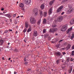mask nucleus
Here are the masks:
<instances>
[{
    "label": "nucleus",
    "instance_id": "obj_46",
    "mask_svg": "<svg viewBox=\"0 0 74 74\" xmlns=\"http://www.w3.org/2000/svg\"><path fill=\"white\" fill-rule=\"evenodd\" d=\"M64 14V12H62V13H61V15H63Z\"/></svg>",
    "mask_w": 74,
    "mask_h": 74
},
{
    "label": "nucleus",
    "instance_id": "obj_19",
    "mask_svg": "<svg viewBox=\"0 0 74 74\" xmlns=\"http://www.w3.org/2000/svg\"><path fill=\"white\" fill-rule=\"evenodd\" d=\"M49 15H51L52 14V8H50L49 10Z\"/></svg>",
    "mask_w": 74,
    "mask_h": 74
},
{
    "label": "nucleus",
    "instance_id": "obj_16",
    "mask_svg": "<svg viewBox=\"0 0 74 74\" xmlns=\"http://www.w3.org/2000/svg\"><path fill=\"white\" fill-rule=\"evenodd\" d=\"M55 1V0H53V1H51L49 2V5H52V4L54 3Z\"/></svg>",
    "mask_w": 74,
    "mask_h": 74
},
{
    "label": "nucleus",
    "instance_id": "obj_20",
    "mask_svg": "<svg viewBox=\"0 0 74 74\" xmlns=\"http://www.w3.org/2000/svg\"><path fill=\"white\" fill-rule=\"evenodd\" d=\"M47 23V20L45 18H44L43 20V24H45Z\"/></svg>",
    "mask_w": 74,
    "mask_h": 74
},
{
    "label": "nucleus",
    "instance_id": "obj_12",
    "mask_svg": "<svg viewBox=\"0 0 74 74\" xmlns=\"http://www.w3.org/2000/svg\"><path fill=\"white\" fill-rule=\"evenodd\" d=\"M69 23L70 25H73V24H74V18L72 19Z\"/></svg>",
    "mask_w": 74,
    "mask_h": 74
},
{
    "label": "nucleus",
    "instance_id": "obj_23",
    "mask_svg": "<svg viewBox=\"0 0 74 74\" xmlns=\"http://www.w3.org/2000/svg\"><path fill=\"white\" fill-rule=\"evenodd\" d=\"M47 12H44V17H46L47 16Z\"/></svg>",
    "mask_w": 74,
    "mask_h": 74
},
{
    "label": "nucleus",
    "instance_id": "obj_63",
    "mask_svg": "<svg viewBox=\"0 0 74 74\" xmlns=\"http://www.w3.org/2000/svg\"><path fill=\"white\" fill-rule=\"evenodd\" d=\"M17 33H18V31H16V32H15V34H16Z\"/></svg>",
    "mask_w": 74,
    "mask_h": 74
},
{
    "label": "nucleus",
    "instance_id": "obj_64",
    "mask_svg": "<svg viewBox=\"0 0 74 74\" xmlns=\"http://www.w3.org/2000/svg\"><path fill=\"white\" fill-rule=\"evenodd\" d=\"M73 72L74 73V69H73Z\"/></svg>",
    "mask_w": 74,
    "mask_h": 74
},
{
    "label": "nucleus",
    "instance_id": "obj_6",
    "mask_svg": "<svg viewBox=\"0 0 74 74\" xmlns=\"http://www.w3.org/2000/svg\"><path fill=\"white\" fill-rule=\"evenodd\" d=\"M63 18V17L62 16H59L58 17L57 21L58 22H61L62 21V19Z\"/></svg>",
    "mask_w": 74,
    "mask_h": 74
},
{
    "label": "nucleus",
    "instance_id": "obj_39",
    "mask_svg": "<svg viewBox=\"0 0 74 74\" xmlns=\"http://www.w3.org/2000/svg\"><path fill=\"white\" fill-rule=\"evenodd\" d=\"M66 49V47L62 48V50H65Z\"/></svg>",
    "mask_w": 74,
    "mask_h": 74
},
{
    "label": "nucleus",
    "instance_id": "obj_62",
    "mask_svg": "<svg viewBox=\"0 0 74 74\" xmlns=\"http://www.w3.org/2000/svg\"><path fill=\"white\" fill-rule=\"evenodd\" d=\"M24 9L23 8L22 9V10H23V11H24Z\"/></svg>",
    "mask_w": 74,
    "mask_h": 74
},
{
    "label": "nucleus",
    "instance_id": "obj_15",
    "mask_svg": "<svg viewBox=\"0 0 74 74\" xmlns=\"http://www.w3.org/2000/svg\"><path fill=\"white\" fill-rule=\"evenodd\" d=\"M45 7V6H44V5L43 4H42L40 6V8L41 10H44V9Z\"/></svg>",
    "mask_w": 74,
    "mask_h": 74
},
{
    "label": "nucleus",
    "instance_id": "obj_25",
    "mask_svg": "<svg viewBox=\"0 0 74 74\" xmlns=\"http://www.w3.org/2000/svg\"><path fill=\"white\" fill-rule=\"evenodd\" d=\"M41 19H40L38 21L37 24L38 25H40V23L41 22Z\"/></svg>",
    "mask_w": 74,
    "mask_h": 74
},
{
    "label": "nucleus",
    "instance_id": "obj_52",
    "mask_svg": "<svg viewBox=\"0 0 74 74\" xmlns=\"http://www.w3.org/2000/svg\"><path fill=\"white\" fill-rule=\"evenodd\" d=\"M63 41V40H60L59 41V42H61V41Z\"/></svg>",
    "mask_w": 74,
    "mask_h": 74
},
{
    "label": "nucleus",
    "instance_id": "obj_36",
    "mask_svg": "<svg viewBox=\"0 0 74 74\" xmlns=\"http://www.w3.org/2000/svg\"><path fill=\"white\" fill-rule=\"evenodd\" d=\"M43 33H45L46 32V30H45V29H44L43 30Z\"/></svg>",
    "mask_w": 74,
    "mask_h": 74
},
{
    "label": "nucleus",
    "instance_id": "obj_55",
    "mask_svg": "<svg viewBox=\"0 0 74 74\" xmlns=\"http://www.w3.org/2000/svg\"><path fill=\"white\" fill-rule=\"evenodd\" d=\"M10 22H12V19H10Z\"/></svg>",
    "mask_w": 74,
    "mask_h": 74
},
{
    "label": "nucleus",
    "instance_id": "obj_40",
    "mask_svg": "<svg viewBox=\"0 0 74 74\" xmlns=\"http://www.w3.org/2000/svg\"><path fill=\"white\" fill-rule=\"evenodd\" d=\"M24 64H28V62H24Z\"/></svg>",
    "mask_w": 74,
    "mask_h": 74
},
{
    "label": "nucleus",
    "instance_id": "obj_3",
    "mask_svg": "<svg viewBox=\"0 0 74 74\" xmlns=\"http://www.w3.org/2000/svg\"><path fill=\"white\" fill-rule=\"evenodd\" d=\"M33 11L34 12L35 16H37L38 10V8H34L33 9Z\"/></svg>",
    "mask_w": 74,
    "mask_h": 74
},
{
    "label": "nucleus",
    "instance_id": "obj_9",
    "mask_svg": "<svg viewBox=\"0 0 74 74\" xmlns=\"http://www.w3.org/2000/svg\"><path fill=\"white\" fill-rule=\"evenodd\" d=\"M56 55L57 56H59L61 55V53L59 51H57L55 52Z\"/></svg>",
    "mask_w": 74,
    "mask_h": 74
},
{
    "label": "nucleus",
    "instance_id": "obj_30",
    "mask_svg": "<svg viewBox=\"0 0 74 74\" xmlns=\"http://www.w3.org/2000/svg\"><path fill=\"white\" fill-rule=\"evenodd\" d=\"M27 30V29H26V28H25L23 30V33H25L26 32Z\"/></svg>",
    "mask_w": 74,
    "mask_h": 74
},
{
    "label": "nucleus",
    "instance_id": "obj_34",
    "mask_svg": "<svg viewBox=\"0 0 74 74\" xmlns=\"http://www.w3.org/2000/svg\"><path fill=\"white\" fill-rule=\"evenodd\" d=\"M62 70H64V69H65V68H66V66H64L63 67L62 66Z\"/></svg>",
    "mask_w": 74,
    "mask_h": 74
},
{
    "label": "nucleus",
    "instance_id": "obj_33",
    "mask_svg": "<svg viewBox=\"0 0 74 74\" xmlns=\"http://www.w3.org/2000/svg\"><path fill=\"white\" fill-rule=\"evenodd\" d=\"M69 0H63L62 1V3H64V2H66L67 1H68Z\"/></svg>",
    "mask_w": 74,
    "mask_h": 74
},
{
    "label": "nucleus",
    "instance_id": "obj_22",
    "mask_svg": "<svg viewBox=\"0 0 74 74\" xmlns=\"http://www.w3.org/2000/svg\"><path fill=\"white\" fill-rule=\"evenodd\" d=\"M20 7L23 8L24 7V5L23 3H21L20 4Z\"/></svg>",
    "mask_w": 74,
    "mask_h": 74
},
{
    "label": "nucleus",
    "instance_id": "obj_28",
    "mask_svg": "<svg viewBox=\"0 0 74 74\" xmlns=\"http://www.w3.org/2000/svg\"><path fill=\"white\" fill-rule=\"evenodd\" d=\"M14 52H18V50L16 49H15L14 50Z\"/></svg>",
    "mask_w": 74,
    "mask_h": 74
},
{
    "label": "nucleus",
    "instance_id": "obj_13",
    "mask_svg": "<svg viewBox=\"0 0 74 74\" xmlns=\"http://www.w3.org/2000/svg\"><path fill=\"white\" fill-rule=\"evenodd\" d=\"M71 47V45L70 44H68L67 47H66V50H69L70 49V47Z\"/></svg>",
    "mask_w": 74,
    "mask_h": 74
},
{
    "label": "nucleus",
    "instance_id": "obj_47",
    "mask_svg": "<svg viewBox=\"0 0 74 74\" xmlns=\"http://www.w3.org/2000/svg\"><path fill=\"white\" fill-rule=\"evenodd\" d=\"M74 60V59H73V58H71V60L72 61V62H73V60Z\"/></svg>",
    "mask_w": 74,
    "mask_h": 74
},
{
    "label": "nucleus",
    "instance_id": "obj_51",
    "mask_svg": "<svg viewBox=\"0 0 74 74\" xmlns=\"http://www.w3.org/2000/svg\"><path fill=\"white\" fill-rule=\"evenodd\" d=\"M30 70H31V69H28V70H27V71H30Z\"/></svg>",
    "mask_w": 74,
    "mask_h": 74
},
{
    "label": "nucleus",
    "instance_id": "obj_26",
    "mask_svg": "<svg viewBox=\"0 0 74 74\" xmlns=\"http://www.w3.org/2000/svg\"><path fill=\"white\" fill-rule=\"evenodd\" d=\"M68 30H69L70 32H71V30H73V27H71L69 29H68Z\"/></svg>",
    "mask_w": 74,
    "mask_h": 74
},
{
    "label": "nucleus",
    "instance_id": "obj_32",
    "mask_svg": "<svg viewBox=\"0 0 74 74\" xmlns=\"http://www.w3.org/2000/svg\"><path fill=\"white\" fill-rule=\"evenodd\" d=\"M70 31L69 30V29H68V30H67L66 31V34H69L70 33Z\"/></svg>",
    "mask_w": 74,
    "mask_h": 74
},
{
    "label": "nucleus",
    "instance_id": "obj_1",
    "mask_svg": "<svg viewBox=\"0 0 74 74\" xmlns=\"http://www.w3.org/2000/svg\"><path fill=\"white\" fill-rule=\"evenodd\" d=\"M67 24H66L62 26L61 28V30L62 32H65L67 29Z\"/></svg>",
    "mask_w": 74,
    "mask_h": 74
},
{
    "label": "nucleus",
    "instance_id": "obj_17",
    "mask_svg": "<svg viewBox=\"0 0 74 74\" xmlns=\"http://www.w3.org/2000/svg\"><path fill=\"white\" fill-rule=\"evenodd\" d=\"M29 24L27 22H26L25 23V27L26 28H27L29 26Z\"/></svg>",
    "mask_w": 74,
    "mask_h": 74
},
{
    "label": "nucleus",
    "instance_id": "obj_37",
    "mask_svg": "<svg viewBox=\"0 0 74 74\" xmlns=\"http://www.w3.org/2000/svg\"><path fill=\"white\" fill-rule=\"evenodd\" d=\"M3 42H4V41L3 40H1L0 41L1 43H3Z\"/></svg>",
    "mask_w": 74,
    "mask_h": 74
},
{
    "label": "nucleus",
    "instance_id": "obj_2",
    "mask_svg": "<svg viewBox=\"0 0 74 74\" xmlns=\"http://www.w3.org/2000/svg\"><path fill=\"white\" fill-rule=\"evenodd\" d=\"M30 22L32 24H34L36 23V20L33 17H30Z\"/></svg>",
    "mask_w": 74,
    "mask_h": 74
},
{
    "label": "nucleus",
    "instance_id": "obj_14",
    "mask_svg": "<svg viewBox=\"0 0 74 74\" xmlns=\"http://www.w3.org/2000/svg\"><path fill=\"white\" fill-rule=\"evenodd\" d=\"M33 36L35 37H37V31H35L34 32L33 34Z\"/></svg>",
    "mask_w": 74,
    "mask_h": 74
},
{
    "label": "nucleus",
    "instance_id": "obj_58",
    "mask_svg": "<svg viewBox=\"0 0 74 74\" xmlns=\"http://www.w3.org/2000/svg\"><path fill=\"white\" fill-rule=\"evenodd\" d=\"M4 57H3L2 58V60H4Z\"/></svg>",
    "mask_w": 74,
    "mask_h": 74
},
{
    "label": "nucleus",
    "instance_id": "obj_50",
    "mask_svg": "<svg viewBox=\"0 0 74 74\" xmlns=\"http://www.w3.org/2000/svg\"><path fill=\"white\" fill-rule=\"evenodd\" d=\"M9 32H11L12 31V29H9Z\"/></svg>",
    "mask_w": 74,
    "mask_h": 74
},
{
    "label": "nucleus",
    "instance_id": "obj_10",
    "mask_svg": "<svg viewBox=\"0 0 74 74\" xmlns=\"http://www.w3.org/2000/svg\"><path fill=\"white\" fill-rule=\"evenodd\" d=\"M73 70V67L72 66H71L70 67V69L68 70V72L69 74H70L71 73V71H72V70Z\"/></svg>",
    "mask_w": 74,
    "mask_h": 74
},
{
    "label": "nucleus",
    "instance_id": "obj_42",
    "mask_svg": "<svg viewBox=\"0 0 74 74\" xmlns=\"http://www.w3.org/2000/svg\"><path fill=\"white\" fill-rule=\"evenodd\" d=\"M74 38V37L73 36V35H72V36H71V39H72V38Z\"/></svg>",
    "mask_w": 74,
    "mask_h": 74
},
{
    "label": "nucleus",
    "instance_id": "obj_48",
    "mask_svg": "<svg viewBox=\"0 0 74 74\" xmlns=\"http://www.w3.org/2000/svg\"><path fill=\"white\" fill-rule=\"evenodd\" d=\"M62 53H63V55H65V54H66V53H65V52H64Z\"/></svg>",
    "mask_w": 74,
    "mask_h": 74
},
{
    "label": "nucleus",
    "instance_id": "obj_18",
    "mask_svg": "<svg viewBox=\"0 0 74 74\" xmlns=\"http://www.w3.org/2000/svg\"><path fill=\"white\" fill-rule=\"evenodd\" d=\"M60 60H58L56 61V63L57 64H60Z\"/></svg>",
    "mask_w": 74,
    "mask_h": 74
},
{
    "label": "nucleus",
    "instance_id": "obj_43",
    "mask_svg": "<svg viewBox=\"0 0 74 74\" xmlns=\"http://www.w3.org/2000/svg\"><path fill=\"white\" fill-rule=\"evenodd\" d=\"M72 49H74V45L72 46Z\"/></svg>",
    "mask_w": 74,
    "mask_h": 74
},
{
    "label": "nucleus",
    "instance_id": "obj_45",
    "mask_svg": "<svg viewBox=\"0 0 74 74\" xmlns=\"http://www.w3.org/2000/svg\"><path fill=\"white\" fill-rule=\"evenodd\" d=\"M3 43H1L0 44V46H1V45H3Z\"/></svg>",
    "mask_w": 74,
    "mask_h": 74
},
{
    "label": "nucleus",
    "instance_id": "obj_54",
    "mask_svg": "<svg viewBox=\"0 0 74 74\" xmlns=\"http://www.w3.org/2000/svg\"><path fill=\"white\" fill-rule=\"evenodd\" d=\"M58 34L57 33L55 34V36H58Z\"/></svg>",
    "mask_w": 74,
    "mask_h": 74
},
{
    "label": "nucleus",
    "instance_id": "obj_7",
    "mask_svg": "<svg viewBox=\"0 0 74 74\" xmlns=\"http://www.w3.org/2000/svg\"><path fill=\"white\" fill-rule=\"evenodd\" d=\"M24 3L25 4L27 5L30 4V0H25Z\"/></svg>",
    "mask_w": 74,
    "mask_h": 74
},
{
    "label": "nucleus",
    "instance_id": "obj_38",
    "mask_svg": "<svg viewBox=\"0 0 74 74\" xmlns=\"http://www.w3.org/2000/svg\"><path fill=\"white\" fill-rule=\"evenodd\" d=\"M30 32V29L29 28L27 31V32Z\"/></svg>",
    "mask_w": 74,
    "mask_h": 74
},
{
    "label": "nucleus",
    "instance_id": "obj_27",
    "mask_svg": "<svg viewBox=\"0 0 74 74\" xmlns=\"http://www.w3.org/2000/svg\"><path fill=\"white\" fill-rule=\"evenodd\" d=\"M8 32V30H6L5 31L4 33L3 34V35H4V33H7V32Z\"/></svg>",
    "mask_w": 74,
    "mask_h": 74
},
{
    "label": "nucleus",
    "instance_id": "obj_60",
    "mask_svg": "<svg viewBox=\"0 0 74 74\" xmlns=\"http://www.w3.org/2000/svg\"><path fill=\"white\" fill-rule=\"evenodd\" d=\"M23 41H24L25 42H26V40H24Z\"/></svg>",
    "mask_w": 74,
    "mask_h": 74
},
{
    "label": "nucleus",
    "instance_id": "obj_24",
    "mask_svg": "<svg viewBox=\"0 0 74 74\" xmlns=\"http://www.w3.org/2000/svg\"><path fill=\"white\" fill-rule=\"evenodd\" d=\"M57 25L56 24H53L52 25V27H56Z\"/></svg>",
    "mask_w": 74,
    "mask_h": 74
},
{
    "label": "nucleus",
    "instance_id": "obj_11",
    "mask_svg": "<svg viewBox=\"0 0 74 74\" xmlns=\"http://www.w3.org/2000/svg\"><path fill=\"white\" fill-rule=\"evenodd\" d=\"M39 11L40 16H41V17L42 16L44 15V14H43V12H42V10H39Z\"/></svg>",
    "mask_w": 74,
    "mask_h": 74
},
{
    "label": "nucleus",
    "instance_id": "obj_31",
    "mask_svg": "<svg viewBox=\"0 0 74 74\" xmlns=\"http://www.w3.org/2000/svg\"><path fill=\"white\" fill-rule=\"evenodd\" d=\"M71 55L72 56H74V51H72Z\"/></svg>",
    "mask_w": 74,
    "mask_h": 74
},
{
    "label": "nucleus",
    "instance_id": "obj_8",
    "mask_svg": "<svg viewBox=\"0 0 74 74\" xmlns=\"http://www.w3.org/2000/svg\"><path fill=\"white\" fill-rule=\"evenodd\" d=\"M69 10L70 11V12L71 13V12H73V11H74V9L73 8H72V7H71V6L70 5H69Z\"/></svg>",
    "mask_w": 74,
    "mask_h": 74
},
{
    "label": "nucleus",
    "instance_id": "obj_29",
    "mask_svg": "<svg viewBox=\"0 0 74 74\" xmlns=\"http://www.w3.org/2000/svg\"><path fill=\"white\" fill-rule=\"evenodd\" d=\"M67 14H70V13H71L70 12V11L69 10H69H68L67 11Z\"/></svg>",
    "mask_w": 74,
    "mask_h": 74
},
{
    "label": "nucleus",
    "instance_id": "obj_35",
    "mask_svg": "<svg viewBox=\"0 0 74 74\" xmlns=\"http://www.w3.org/2000/svg\"><path fill=\"white\" fill-rule=\"evenodd\" d=\"M14 23L15 24H17V21H16V20H14Z\"/></svg>",
    "mask_w": 74,
    "mask_h": 74
},
{
    "label": "nucleus",
    "instance_id": "obj_57",
    "mask_svg": "<svg viewBox=\"0 0 74 74\" xmlns=\"http://www.w3.org/2000/svg\"><path fill=\"white\" fill-rule=\"evenodd\" d=\"M16 74V71L14 72V74Z\"/></svg>",
    "mask_w": 74,
    "mask_h": 74
},
{
    "label": "nucleus",
    "instance_id": "obj_44",
    "mask_svg": "<svg viewBox=\"0 0 74 74\" xmlns=\"http://www.w3.org/2000/svg\"><path fill=\"white\" fill-rule=\"evenodd\" d=\"M16 14H14L13 15V16L14 17H15V16H16Z\"/></svg>",
    "mask_w": 74,
    "mask_h": 74
},
{
    "label": "nucleus",
    "instance_id": "obj_4",
    "mask_svg": "<svg viewBox=\"0 0 74 74\" xmlns=\"http://www.w3.org/2000/svg\"><path fill=\"white\" fill-rule=\"evenodd\" d=\"M57 30H58V29L57 28L51 29L49 30V32L53 33L54 32H56Z\"/></svg>",
    "mask_w": 74,
    "mask_h": 74
},
{
    "label": "nucleus",
    "instance_id": "obj_41",
    "mask_svg": "<svg viewBox=\"0 0 74 74\" xmlns=\"http://www.w3.org/2000/svg\"><path fill=\"white\" fill-rule=\"evenodd\" d=\"M69 61H70V58H67V61L68 62H69Z\"/></svg>",
    "mask_w": 74,
    "mask_h": 74
},
{
    "label": "nucleus",
    "instance_id": "obj_49",
    "mask_svg": "<svg viewBox=\"0 0 74 74\" xmlns=\"http://www.w3.org/2000/svg\"><path fill=\"white\" fill-rule=\"evenodd\" d=\"M39 69L38 68H37L36 69V71H38Z\"/></svg>",
    "mask_w": 74,
    "mask_h": 74
},
{
    "label": "nucleus",
    "instance_id": "obj_53",
    "mask_svg": "<svg viewBox=\"0 0 74 74\" xmlns=\"http://www.w3.org/2000/svg\"><path fill=\"white\" fill-rule=\"evenodd\" d=\"M3 13H0V15H3Z\"/></svg>",
    "mask_w": 74,
    "mask_h": 74
},
{
    "label": "nucleus",
    "instance_id": "obj_21",
    "mask_svg": "<svg viewBox=\"0 0 74 74\" xmlns=\"http://www.w3.org/2000/svg\"><path fill=\"white\" fill-rule=\"evenodd\" d=\"M5 16H8V18H10L11 16L10 14H7L5 15Z\"/></svg>",
    "mask_w": 74,
    "mask_h": 74
},
{
    "label": "nucleus",
    "instance_id": "obj_59",
    "mask_svg": "<svg viewBox=\"0 0 74 74\" xmlns=\"http://www.w3.org/2000/svg\"><path fill=\"white\" fill-rule=\"evenodd\" d=\"M10 59H11V58H9L8 60H10Z\"/></svg>",
    "mask_w": 74,
    "mask_h": 74
},
{
    "label": "nucleus",
    "instance_id": "obj_56",
    "mask_svg": "<svg viewBox=\"0 0 74 74\" xmlns=\"http://www.w3.org/2000/svg\"><path fill=\"white\" fill-rule=\"evenodd\" d=\"M1 11H3V10H4V8H2L1 9Z\"/></svg>",
    "mask_w": 74,
    "mask_h": 74
},
{
    "label": "nucleus",
    "instance_id": "obj_61",
    "mask_svg": "<svg viewBox=\"0 0 74 74\" xmlns=\"http://www.w3.org/2000/svg\"><path fill=\"white\" fill-rule=\"evenodd\" d=\"M3 48H1V49H0V51H1V49H2Z\"/></svg>",
    "mask_w": 74,
    "mask_h": 74
},
{
    "label": "nucleus",
    "instance_id": "obj_5",
    "mask_svg": "<svg viewBox=\"0 0 74 74\" xmlns=\"http://www.w3.org/2000/svg\"><path fill=\"white\" fill-rule=\"evenodd\" d=\"M63 8V6L62 5L60 7L58 8L57 10V13H59V12H60L61 11H62V10Z\"/></svg>",
    "mask_w": 74,
    "mask_h": 74
}]
</instances>
